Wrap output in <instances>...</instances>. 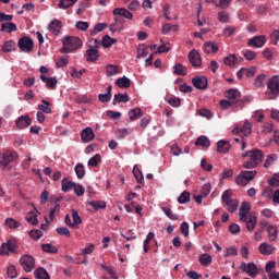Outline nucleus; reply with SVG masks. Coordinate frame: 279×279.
<instances>
[{"label":"nucleus","instance_id":"f3484780","mask_svg":"<svg viewBox=\"0 0 279 279\" xmlns=\"http://www.w3.org/2000/svg\"><path fill=\"white\" fill-rule=\"evenodd\" d=\"M113 15L123 16L124 19H129V20H132V17L134 16L132 12L128 11V9L125 8H116L113 10Z\"/></svg>","mask_w":279,"mask_h":279},{"label":"nucleus","instance_id":"b1692460","mask_svg":"<svg viewBox=\"0 0 279 279\" xmlns=\"http://www.w3.org/2000/svg\"><path fill=\"white\" fill-rule=\"evenodd\" d=\"M194 145L196 147H210V140L208 137H206L205 135H202V136L197 137Z\"/></svg>","mask_w":279,"mask_h":279},{"label":"nucleus","instance_id":"052dcab7","mask_svg":"<svg viewBox=\"0 0 279 279\" xmlns=\"http://www.w3.org/2000/svg\"><path fill=\"white\" fill-rule=\"evenodd\" d=\"M218 19L220 21V23H228V21L230 20V15L223 11L218 13Z\"/></svg>","mask_w":279,"mask_h":279},{"label":"nucleus","instance_id":"20e7f679","mask_svg":"<svg viewBox=\"0 0 279 279\" xmlns=\"http://www.w3.org/2000/svg\"><path fill=\"white\" fill-rule=\"evenodd\" d=\"M17 47L20 51H23L24 53H29L34 49V40L29 38L28 36H24L19 39Z\"/></svg>","mask_w":279,"mask_h":279},{"label":"nucleus","instance_id":"9d476101","mask_svg":"<svg viewBox=\"0 0 279 279\" xmlns=\"http://www.w3.org/2000/svg\"><path fill=\"white\" fill-rule=\"evenodd\" d=\"M189 60L192 66H202V56L195 49L189 52Z\"/></svg>","mask_w":279,"mask_h":279},{"label":"nucleus","instance_id":"6ab92c4d","mask_svg":"<svg viewBox=\"0 0 279 279\" xmlns=\"http://www.w3.org/2000/svg\"><path fill=\"white\" fill-rule=\"evenodd\" d=\"M233 132H236V134L242 133L244 136H250V134H252V123L246 121L241 129L235 128Z\"/></svg>","mask_w":279,"mask_h":279},{"label":"nucleus","instance_id":"338daca9","mask_svg":"<svg viewBox=\"0 0 279 279\" xmlns=\"http://www.w3.org/2000/svg\"><path fill=\"white\" fill-rule=\"evenodd\" d=\"M201 167L204 171H213V165L208 163L206 159H202Z\"/></svg>","mask_w":279,"mask_h":279},{"label":"nucleus","instance_id":"1a4fd4ad","mask_svg":"<svg viewBox=\"0 0 279 279\" xmlns=\"http://www.w3.org/2000/svg\"><path fill=\"white\" fill-rule=\"evenodd\" d=\"M192 84L198 90H206L208 88V78L206 76H195L192 78Z\"/></svg>","mask_w":279,"mask_h":279},{"label":"nucleus","instance_id":"c9c22d12","mask_svg":"<svg viewBox=\"0 0 279 279\" xmlns=\"http://www.w3.org/2000/svg\"><path fill=\"white\" fill-rule=\"evenodd\" d=\"M41 104L44 105H38V110H40L41 112H45V114H51V109L49 108V106H51V102L43 99Z\"/></svg>","mask_w":279,"mask_h":279},{"label":"nucleus","instance_id":"0e129e2a","mask_svg":"<svg viewBox=\"0 0 279 279\" xmlns=\"http://www.w3.org/2000/svg\"><path fill=\"white\" fill-rule=\"evenodd\" d=\"M75 27L81 29V32H86V29H88V22L78 21L76 22Z\"/></svg>","mask_w":279,"mask_h":279},{"label":"nucleus","instance_id":"5fc2aeb1","mask_svg":"<svg viewBox=\"0 0 279 279\" xmlns=\"http://www.w3.org/2000/svg\"><path fill=\"white\" fill-rule=\"evenodd\" d=\"M276 160H278V156L276 154L268 155L264 167L268 169V167H271V162H276Z\"/></svg>","mask_w":279,"mask_h":279},{"label":"nucleus","instance_id":"f704fd0d","mask_svg":"<svg viewBox=\"0 0 279 279\" xmlns=\"http://www.w3.org/2000/svg\"><path fill=\"white\" fill-rule=\"evenodd\" d=\"M106 73L108 77H112V75H118L119 74V66L113 65V64H108L106 66Z\"/></svg>","mask_w":279,"mask_h":279},{"label":"nucleus","instance_id":"ddd939ff","mask_svg":"<svg viewBox=\"0 0 279 279\" xmlns=\"http://www.w3.org/2000/svg\"><path fill=\"white\" fill-rule=\"evenodd\" d=\"M48 29L53 34V36H58V34H60V29H62V22H60V20H53L48 25Z\"/></svg>","mask_w":279,"mask_h":279},{"label":"nucleus","instance_id":"7c9ffc66","mask_svg":"<svg viewBox=\"0 0 279 279\" xmlns=\"http://www.w3.org/2000/svg\"><path fill=\"white\" fill-rule=\"evenodd\" d=\"M117 86L119 88H130L131 81L126 76L120 77L116 81Z\"/></svg>","mask_w":279,"mask_h":279},{"label":"nucleus","instance_id":"412c9836","mask_svg":"<svg viewBox=\"0 0 279 279\" xmlns=\"http://www.w3.org/2000/svg\"><path fill=\"white\" fill-rule=\"evenodd\" d=\"M274 250H276V247H274L272 245H270L268 243H262L259 245V252H260V254H264V256H269V255L274 254Z\"/></svg>","mask_w":279,"mask_h":279},{"label":"nucleus","instance_id":"13d9d810","mask_svg":"<svg viewBox=\"0 0 279 279\" xmlns=\"http://www.w3.org/2000/svg\"><path fill=\"white\" fill-rule=\"evenodd\" d=\"M57 233L61 236H71V231L66 227L57 228Z\"/></svg>","mask_w":279,"mask_h":279},{"label":"nucleus","instance_id":"a19ab883","mask_svg":"<svg viewBox=\"0 0 279 279\" xmlns=\"http://www.w3.org/2000/svg\"><path fill=\"white\" fill-rule=\"evenodd\" d=\"M108 27L107 23H98L95 25L94 29L90 32V36H97L99 32H104Z\"/></svg>","mask_w":279,"mask_h":279},{"label":"nucleus","instance_id":"423d86ee","mask_svg":"<svg viewBox=\"0 0 279 279\" xmlns=\"http://www.w3.org/2000/svg\"><path fill=\"white\" fill-rule=\"evenodd\" d=\"M14 160H16V153H12L10 150L0 153V165L2 167H8V165H10V162H14Z\"/></svg>","mask_w":279,"mask_h":279},{"label":"nucleus","instance_id":"c85d7f7f","mask_svg":"<svg viewBox=\"0 0 279 279\" xmlns=\"http://www.w3.org/2000/svg\"><path fill=\"white\" fill-rule=\"evenodd\" d=\"M204 49L207 53H217V51H219V46L211 41H207L204 45Z\"/></svg>","mask_w":279,"mask_h":279},{"label":"nucleus","instance_id":"774afa93","mask_svg":"<svg viewBox=\"0 0 279 279\" xmlns=\"http://www.w3.org/2000/svg\"><path fill=\"white\" fill-rule=\"evenodd\" d=\"M270 186L279 187V177L275 174L271 180L268 181Z\"/></svg>","mask_w":279,"mask_h":279},{"label":"nucleus","instance_id":"e433bc0d","mask_svg":"<svg viewBox=\"0 0 279 279\" xmlns=\"http://www.w3.org/2000/svg\"><path fill=\"white\" fill-rule=\"evenodd\" d=\"M267 230L269 241H276L278 239V229L275 226H268Z\"/></svg>","mask_w":279,"mask_h":279},{"label":"nucleus","instance_id":"2eb2a0df","mask_svg":"<svg viewBox=\"0 0 279 279\" xmlns=\"http://www.w3.org/2000/svg\"><path fill=\"white\" fill-rule=\"evenodd\" d=\"M264 154L263 150H258V149H253L250 151V158L253 162H255V165L258 166V162H263V158H264Z\"/></svg>","mask_w":279,"mask_h":279},{"label":"nucleus","instance_id":"4468645a","mask_svg":"<svg viewBox=\"0 0 279 279\" xmlns=\"http://www.w3.org/2000/svg\"><path fill=\"white\" fill-rule=\"evenodd\" d=\"M32 123V119L27 116H22L16 120V128L19 130H25V128H29V124Z\"/></svg>","mask_w":279,"mask_h":279},{"label":"nucleus","instance_id":"4d7b16f0","mask_svg":"<svg viewBox=\"0 0 279 279\" xmlns=\"http://www.w3.org/2000/svg\"><path fill=\"white\" fill-rule=\"evenodd\" d=\"M46 84H47V88L54 90L56 86L58 85V80L56 77H48V81H46Z\"/></svg>","mask_w":279,"mask_h":279},{"label":"nucleus","instance_id":"f8f14e48","mask_svg":"<svg viewBox=\"0 0 279 279\" xmlns=\"http://www.w3.org/2000/svg\"><path fill=\"white\" fill-rule=\"evenodd\" d=\"M252 207L250 206L248 202H243L240 207V221H247V215H250V210Z\"/></svg>","mask_w":279,"mask_h":279},{"label":"nucleus","instance_id":"0eeeda50","mask_svg":"<svg viewBox=\"0 0 279 279\" xmlns=\"http://www.w3.org/2000/svg\"><path fill=\"white\" fill-rule=\"evenodd\" d=\"M16 241L9 240L8 242L1 244L0 254H7V256H10V253L16 252Z\"/></svg>","mask_w":279,"mask_h":279},{"label":"nucleus","instance_id":"dca6fc26","mask_svg":"<svg viewBox=\"0 0 279 279\" xmlns=\"http://www.w3.org/2000/svg\"><path fill=\"white\" fill-rule=\"evenodd\" d=\"M81 138L84 143H90L93 138H95V133L93 132V128H86L81 133Z\"/></svg>","mask_w":279,"mask_h":279},{"label":"nucleus","instance_id":"de8ad7c7","mask_svg":"<svg viewBox=\"0 0 279 279\" xmlns=\"http://www.w3.org/2000/svg\"><path fill=\"white\" fill-rule=\"evenodd\" d=\"M173 69H174L175 75H182V76L186 75V66L185 65L177 63L173 66Z\"/></svg>","mask_w":279,"mask_h":279},{"label":"nucleus","instance_id":"69168bd1","mask_svg":"<svg viewBox=\"0 0 279 279\" xmlns=\"http://www.w3.org/2000/svg\"><path fill=\"white\" fill-rule=\"evenodd\" d=\"M75 101L77 104H88V101H90V97L86 96V95H81V96H77L75 98Z\"/></svg>","mask_w":279,"mask_h":279},{"label":"nucleus","instance_id":"ea45409f","mask_svg":"<svg viewBox=\"0 0 279 279\" xmlns=\"http://www.w3.org/2000/svg\"><path fill=\"white\" fill-rule=\"evenodd\" d=\"M87 204H89V206H92L93 208H95V210H101L104 208H106V202L104 201H88Z\"/></svg>","mask_w":279,"mask_h":279},{"label":"nucleus","instance_id":"7ed1b4c3","mask_svg":"<svg viewBox=\"0 0 279 279\" xmlns=\"http://www.w3.org/2000/svg\"><path fill=\"white\" fill-rule=\"evenodd\" d=\"M256 170L253 171H241L236 177L235 182L239 186H247V182H252L256 178Z\"/></svg>","mask_w":279,"mask_h":279},{"label":"nucleus","instance_id":"473e14b6","mask_svg":"<svg viewBox=\"0 0 279 279\" xmlns=\"http://www.w3.org/2000/svg\"><path fill=\"white\" fill-rule=\"evenodd\" d=\"M256 221H257L256 216H250L248 220L246 218V221H243V222L246 223V230L252 232V230L256 228Z\"/></svg>","mask_w":279,"mask_h":279},{"label":"nucleus","instance_id":"6e6d98bb","mask_svg":"<svg viewBox=\"0 0 279 279\" xmlns=\"http://www.w3.org/2000/svg\"><path fill=\"white\" fill-rule=\"evenodd\" d=\"M133 174H134L136 181L140 184H143V180H144L143 172H141V170L138 168H136V167L133 168Z\"/></svg>","mask_w":279,"mask_h":279},{"label":"nucleus","instance_id":"393cba45","mask_svg":"<svg viewBox=\"0 0 279 279\" xmlns=\"http://www.w3.org/2000/svg\"><path fill=\"white\" fill-rule=\"evenodd\" d=\"M198 260H199L201 265H203V267H208L213 263V256H210L207 253H204V254L199 255Z\"/></svg>","mask_w":279,"mask_h":279},{"label":"nucleus","instance_id":"bf43d9fd","mask_svg":"<svg viewBox=\"0 0 279 279\" xmlns=\"http://www.w3.org/2000/svg\"><path fill=\"white\" fill-rule=\"evenodd\" d=\"M74 193L78 196L82 197V195H84V193H86V189H84V186H82L81 184H76L74 185Z\"/></svg>","mask_w":279,"mask_h":279},{"label":"nucleus","instance_id":"09e8293b","mask_svg":"<svg viewBox=\"0 0 279 279\" xmlns=\"http://www.w3.org/2000/svg\"><path fill=\"white\" fill-rule=\"evenodd\" d=\"M178 202H179V204H186L187 202H191V193H189L187 191H184L178 197Z\"/></svg>","mask_w":279,"mask_h":279},{"label":"nucleus","instance_id":"72a5a7b5","mask_svg":"<svg viewBox=\"0 0 279 279\" xmlns=\"http://www.w3.org/2000/svg\"><path fill=\"white\" fill-rule=\"evenodd\" d=\"M246 274H248V276H251V278H255V276H258V268L256 267V264L248 263Z\"/></svg>","mask_w":279,"mask_h":279},{"label":"nucleus","instance_id":"f257e3e1","mask_svg":"<svg viewBox=\"0 0 279 279\" xmlns=\"http://www.w3.org/2000/svg\"><path fill=\"white\" fill-rule=\"evenodd\" d=\"M62 43L61 53H71V51H77L82 47V39L78 37L68 36L62 39Z\"/></svg>","mask_w":279,"mask_h":279},{"label":"nucleus","instance_id":"58836bf2","mask_svg":"<svg viewBox=\"0 0 279 279\" xmlns=\"http://www.w3.org/2000/svg\"><path fill=\"white\" fill-rule=\"evenodd\" d=\"M223 62L226 66H234V64L239 62V59L236 58V54H230L223 59Z\"/></svg>","mask_w":279,"mask_h":279},{"label":"nucleus","instance_id":"9b49d317","mask_svg":"<svg viewBox=\"0 0 279 279\" xmlns=\"http://www.w3.org/2000/svg\"><path fill=\"white\" fill-rule=\"evenodd\" d=\"M225 97L229 101H233V105H235L238 101H241V92H239V89H228L225 93Z\"/></svg>","mask_w":279,"mask_h":279},{"label":"nucleus","instance_id":"cd10ccee","mask_svg":"<svg viewBox=\"0 0 279 279\" xmlns=\"http://www.w3.org/2000/svg\"><path fill=\"white\" fill-rule=\"evenodd\" d=\"M74 186H75V182L73 181L63 179L61 182V190L63 191V193H69V191H71V189H74Z\"/></svg>","mask_w":279,"mask_h":279},{"label":"nucleus","instance_id":"a878e982","mask_svg":"<svg viewBox=\"0 0 279 279\" xmlns=\"http://www.w3.org/2000/svg\"><path fill=\"white\" fill-rule=\"evenodd\" d=\"M34 276L37 279H50L49 272H47V269L43 267L35 269Z\"/></svg>","mask_w":279,"mask_h":279},{"label":"nucleus","instance_id":"f03ea898","mask_svg":"<svg viewBox=\"0 0 279 279\" xmlns=\"http://www.w3.org/2000/svg\"><path fill=\"white\" fill-rule=\"evenodd\" d=\"M267 88L269 92H266L267 99H277L279 96V76L274 75L267 82Z\"/></svg>","mask_w":279,"mask_h":279},{"label":"nucleus","instance_id":"864d4df0","mask_svg":"<svg viewBox=\"0 0 279 279\" xmlns=\"http://www.w3.org/2000/svg\"><path fill=\"white\" fill-rule=\"evenodd\" d=\"M99 162H101V155L96 154L94 157H92L88 160V167H97V165H99Z\"/></svg>","mask_w":279,"mask_h":279},{"label":"nucleus","instance_id":"37998d69","mask_svg":"<svg viewBox=\"0 0 279 279\" xmlns=\"http://www.w3.org/2000/svg\"><path fill=\"white\" fill-rule=\"evenodd\" d=\"M161 210L165 213L168 219H171L172 221H178L180 219V216L177 214H173L171 209L167 207H162Z\"/></svg>","mask_w":279,"mask_h":279},{"label":"nucleus","instance_id":"a211bd4d","mask_svg":"<svg viewBox=\"0 0 279 279\" xmlns=\"http://www.w3.org/2000/svg\"><path fill=\"white\" fill-rule=\"evenodd\" d=\"M87 62H97L99 58V49L98 48H89L86 50Z\"/></svg>","mask_w":279,"mask_h":279},{"label":"nucleus","instance_id":"e2e57ef3","mask_svg":"<svg viewBox=\"0 0 279 279\" xmlns=\"http://www.w3.org/2000/svg\"><path fill=\"white\" fill-rule=\"evenodd\" d=\"M244 58L248 61L255 60L256 59V52L252 50H245L244 51Z\"/></svg>","mask_w":279,"mask_h":279},{"label":"nucleus","instance_id":"680f3d73","mask_svg":"<svg viewBox=\"0 0 279 279\" xmlns=\"http://www.w3.org/2000/svg\"><path fill=\"white\" fill-rule=\"evenodd\" d=\"M266 77H267V76H266L265 74L258 75V76L255 78V82H254L255 86H256L257 88H260V86H263V82H265V78H266Z\"/></svg>","mask_w":279,"mask_h":279},{"label":"nucleus","instance_id":"39448f33","mask_svg":"<svg viewBox=\"0 0 279 279\" xmlns=\"http://www.w3.org/2000/svg\"><path fill=\"white\" fill-rule=\"evenodd\" d=\"M20 264L23 267L24 271L29 274L36 267V259L32 255H23L20 258Z\"/></svg>","mask_w":279,"mask_h":279},{"label":"nucleus","instance_id":"603ef678","mask_svg":"<svg viewBox=\"0 0 279 279\" xmlns=\"http://www.w3.org/2000/svg\"><path fill=\"white\" fill-rule=\"evenodd\" d=\"M72 219H73V222H72L73 228L82 223V217H80V214L75 209H72Z\"/></svg>","mask_w":279,"mask_h":279},{"label":"nucleus","instance_id":"c03bdc74","mask_svg":"<svg viewBox=\"0 0 279 279\" xmlns=\"http://www.w3.org/2000/svg\"><path fill=\"white\" fill-rule=\"evenodd\" d=\"M5 226H8V228L11 230H16V228H21V222L14 220L13 218H7Z\"/></svg>","mask_w":279,"mask_h":279},{"label":"nucleus","instance_id":"4be33fe9","mask_svg":"<svg viewBox=\"0 0 279 279\" xmlns=\"http://www.w3.org/2000/svg\"><path fill=\"white\" fill-rule=\"evenodd\" d=\"M25 220L32 226H38V210L28 213Z\"/></svg>","mask_w":279,"mask_h":279},{"label":"nucleus","instance_id":"aec40b11","mask_svg":"<svg viewBox=\"0 0 279 279\" xmlns=\"http://www.w3.org/2000/svg\"><path fill=\"white\" fill-rule=\"evenodd\" d=\"M217 151H219V154H228V151H230V142L220 140L217 143Z\"/></svg>","mask_w":279,"mask_h":279},{"label":"nucleus","instance_id":"5701e85b","mask_svg":"<svg viewBox=\"0 0 279 279\" xmlns=\"http://www.w3.org/2000/svg\"><path fill=\"white\" fill-rule=\"evenodd\" d=\"M128 101H130L128 94H116L112 104L117 106V104H128Z\"/></svg>","mask_w":279,"mask_h":279},{"label":"nucleus","instance_id":"3c124183","mask_svg":"<svg viewBox=\"0 0 279 279\" xmlns=\"http://www.w3.org/2000/svg\"><path fill=\"white\" fill-rule=\"evenodd\" d=\"M148 52H147V46L146 45H142L138 47L137 49V60H141V58H147Z\"/></svg>","mask_w":279,"mask_h":279},{"label":"nucleus","instance_id":"49530a36","mask_svg":"<svg viewBox=\"0 0 279 279\" xmlns=\"http://www.w3.org/2000/svg\"><path fill=\"white\" fill-rule=\"evenodd\" d=\"M75 173L78 178V180H82L86 175V169H84V166L82 163H77L75 166Z\"/></svg>","mask_w":279,"mask_h":279},{"label":"nucleus","instance_id":"79ce46f5","mask_svg":"<svg viewBox=\"0 0 279 279\" xmlns=\"http://www.w3.org/2000/svg\"><path fill=\"white\" fill-rule=\"evenodd\" d=\"M77 0H60L59 1V8L60 10H68V8H71L72 5H75V2Z\"/></svg>","mask_w":279,"mask_h":279},{"label":"nucleus","instance_id":"2f4dec72","mask_svg":"<svg viewBox=\"0 0 279 279\" xmlns=\"http://www.w3.org/2000/svg\"><path fill=\"white\" fill-rule=\"evenodd\" d=\"M143 117V111L141 108H135L129 111V118L131 121H135V119H141Z\"/></svg>","mask_w":279,"mask_h":279},{"label":"nucleus","instance_id":"6e6552de","mask_svg":"<svg viewBox=\"0 0 279 279\" xmlns=\"http://www.w3.org/2000/svg\"><path fill=\"white\" fill-rule=\"evenodd\" d=\"M267 43V37L265 35H258L251 39H248L247 45L248 47H255V49H260Z\"/></svg>","mask_w":279,"mask_h":279},{"label":"nucleus","instance_id":"8fccbe9b","mask_svg":"<svg viewBox=\"0 0 279 279\" xmlns=\"http://www.w3.org/2000/svg\"><path fill=\"white\" fill-rule=\"evenodd\" d=\"M226 205L228 206V210L230 213H236V209L239 208V201L231 199L228 203H226Z\"/></svg>","mask_w":279,"mask_h":279},{"label":"nucleus","instance_id":"4c0bfd02","mask_svg":"<svg viewBox=\"0 0 279 279\" xmlns=\"http://www.w3.org/2000/svg\"><path fill=\"white\" fill-rule=\"evenodd\" d=\"M41 250L47 252L48 254H58V247L52 245L51 243H46L41 245Z\"/></svg>","mask_w":279,"mask_h":279},{"label":"nucleus","instance_id":"bb28decb","mask_svg":"<svg viewBox=\"0 0 279 279\" xmlns=\"http://www.w3.org/2000/svg\"><path fill=\"white\" fill-rule=\"evenodd\" d=\"M16 49V43L14 40H8L2 46V51L5 53H11V51H15Z\"/></svg>","mask_w":279,"mask_h":279},{"label":"nucleus","instance_id":"c756f323","mask_svg":"<svg viewBox=\"0 0 279 279\" xmlns=\"http://www.w3.org/2000/svg\"><path fill=\"white\" fill-rule=\"evenodd\" d=\"M117 43V39L111 38L110 36L106 35L102 37L101 45L105 47V49H110L111 46Z\"/></svg>","mask_w":279,"mask_h":279},{"label":"nucleus","instance_id":"a18cd8bd","mask_svg":"<svg viewBox=\"0 0 279 279\" xmlns=\"http://www.w3.org/2000/svg\"><path fill=\"white\" fill-rule=\"evenodd\" d=\"M7 276L8 278L14 279L19 277V272L16 271V267L14 265H9L7 269Z\"/></svg>","mask_w":279,"mask_h":279}]
</instances>
